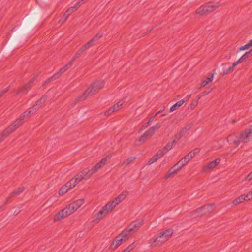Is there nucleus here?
I'll list each match as a JSON object with an SVG mask.
<instances>
[{
    "label": "nucleus",
    "instance_id": "nucleus-1",
    "mask_svg": "<svg viewBox=\"0 0 252 252\" xmlns=\"http://www.w3.org/2000/svg\"><path fill=\"white\" fill-rule=\"evenodd\" d=\"M226 139L230 145L234 147L242 146L252 139V129H246L241 133L230 134Z\"/></svg>",
    "mask_w": 252,
    "mask_h": 252
},
{
    "label": "nucleus",
    "instance_id": "nucleus-2",
    "mask_svg": "<svg viewBox=\"0 0 252 252\" xmlns=\"http://www.w3.org/2000/svg\"><path fill=\"white\" fill-rule=\"evenodd\" d=\"M84 203L83 199H78L67 205L64 209L58 212L54 216L55 222L61 220L67 216L72 214Z\"/></svg>",
    "mask_w": 252,
    "mask_h": 252
},
{
    "label": "nucleus",
    "instance_id": "nucleus-3",
    "mask_svg": "<svg viewBox=\"0 0 252 252\" xmlns=\"http://www.w3.org/2000/svg\"><path fill=\"white\" fill-rule=\"evenodd\" d=\"M105 85V81L99 80L92 83L84 93L79 97L80 100H85L88 97L95 94L100 90L102 89Z\"/></svg>",
    "mask_w": 252,
    "mask_h": 252
},
{
    "label": "nucleus",
    "instance_id": "nucleus-4",
    "mask_svg": "<svg viewBox=\"0 0 252 252\" xmlns=\"http://www.w3.org/2000/svg\"><path fill=\"white\" fill-rule=\"evenodd\" d=\"M220 2H210L202 5L197 9V14L202 16L211 12L220 6Z\"/></svg>",
    "mask_w": 252,
    "mask_h": 252
},
{
    "label": "nucleus",
    "instance_id": "nucleus-5",
    "mask_svg": "<svg viewBox=\"0 0 252 252\" xmlns=\"http://www.w3.org/2000/svg\"><path fill=\"white\" fill-rule=\"evenodd\" d=\"M160 126V124L157 123L155 126L150 127L139 138L138 141L144 142L146 140L150 138L159 129Z\"/></svg>",
    "mask_w": 252,
    "mask_h": 252
},
{
    "label": "nucleus",
    "instance_id": "nucleus-6",
    "mask_svg": "<svg viewBox=\"0 0 252 252\" xmlns=\"http://www.w3.org/2000/svg\"><path fill=\"white\" fill-rule=\"evenodd\" d=\"M137 222H134L129 225L128 228L123 230L119 236H122V238L125 239L126 241L130 236V232L133 231H137L140 227L141 224H137Z\"/></svg>",
    "mask_w": 252,
    "mask_h": 252
},
{
    "label": "nucleus",
    "instance_id": "nucleus-7",
    "mask_svg": "<svg viewBox=\"0 0 252 252\" xmlns=\"http://www.w3.org/2000/svg\"><path fill=\"white\" fill-rule=\"evenodd\" d=\"M148 243L150 247L152 248L160 247L164 243L159 234H157L149 239Z\"/></svg>",
    "mask_w": 252,
    "mask_h": 252
},
{
    "label": "nucleus",
    "instance_id": "nucleus-8",
    "mask_svg": "<svg viewBox=\"0 0 252 252\" xmlns=\"http://www.w3.org/2000/svg\"><path fill=\"white\" fill-rule=\"evenodd\" d=\"M27 113V111H25L22 115L20 116L18 119L16 120L12 124L8 127L12 132L17 129L22 124L24 118L25 116H28V114Z\"/></svg>",
    "mask_w": 252,
    "mask_h": 252
},
{
    "label": "nucleus",
    "instance_id": "nucleus-9",
    "mask_svg": "<svg viewBox=\"0 0 252 252\" xmlns=\"http://www.w3.org/2000/svg\"><path fill=\"white\" fill-rule=\"evenodd\" d=\"M46 100V96L42 97L38 101L36 102V105H34L32 108H30L27 111V114H28L27 117L30 116L31 114H33V113L35 112L39 108V107H40L45 103Z\"/></svg>",
    "mask_w": 252,
    "mask_h": 252
},
{
    "label": "nucleus",
    "instance_id": "nucleus-10",
    "mask_svg": "<svg viewBox=\"0 0 252 252\" xmlns=\"http://www.w3.org/2000/svg\"><path fill=\"white\" fill-rule=\"evenodd\" d=\"M80 2L75 3L74 6L68 8L64 13L63 15L60 20V22L62 24L64 23L67 18L69 17L70 15L76 9H77L80 6Z\"/></svg>",
    "mask_w": 252,
    "mask_h": 252
},
{
    "label": "nucleus",
    "instance_id": "nucleus-11",
    "mask_svg": "<svg viewBox=\"0 0 252 252\" xmlns=\"http://www.w3.org/2000/svg\"><path fill=\"white\" fill-rule=\"evenodd\" d=\"M220 158L208 163L207 164L202 167V171L204 172H208L214 169L220 162Z\"/></svg>",
    "mask_w": 252,
    "mask_h": 252
},
{
    "label": "nucleus",
    "instance_id": "nucleus-12",
    "mask_svg": "<svg viewBox=\"0 0 252 252\" xmlns=\"http://www.w3.org/2000/svg\"><path fill=\"white\" fill-rule=\"evenodd\" d=\"M94 173H95V171H94L93 168H92L91 169H85L83 170L77 175L81 181L83 180H86L89 179Z\"/></svg>",
    "mask_w": 252,
    "mask_h": 252
},
{
    "label": "nucleus",
    "instance_id": "nucleus-13",
    "mask_svg": "<svg viewBox=\"0 0 252 252\" xmlns=\"http://www.w3.org/2000/svg\"><path fill=\"white\" fill-rule=\"evenodd\" d=\"M124 101L122 100L118 102L116 104L114 105L112 107L110 108L107 111L104 112V115L105 116H109L112 114L113 113L118 111L122 107L123 105Z\"/></svg>",
    "mask_w": 252,
    "mask_h": 252
},
{
    "label": "nucleus",
    "instance_id": "nucleus-14",
    "mask_svg": "<svg viewBox=\"0 0 252 252\" xmlns=\"http://www.w3.org/2000/svg\"><path fill=\"white\" fill-rule=\"evenodd\" d=\"M163 242L165 243L173 235V230L169 228L164 231L158 233Z\"/></svg>",
    "mask_w": 252,
    "mask_h": 252
},
{
    "label": "nucleus",
    "instance_id": "nucleus-15",
    "mask_svg": "<svg viewBox=\"0 0 252 252\" xmlns=\"http://www.w3.org/2000/svg\"><path fill=\"white\" fill-rule=\"evenodd\" d=\"M93 44L90 41H88L86 44L82 46L79 50L77 52L73 57L72 58V62H74L76 58L79 57L80 54L84 51L93 46Z\"/></svg>",
    "mask_w": 252,
    "mask_h": 252
},
{
    "label": "nucleus",
    "instance_id": "nucleus-16",
    "mask_svg": "<svg viewBox=\"0 0 252 252\" xmlns=\"http://www.w3.org/2000/svg\"><path fill=\"white\" fill-rule=\"evenodd\" d=\"M124 242H125V239L122 238V236H117L115 240L112 242L110 246V249L113 250L116 249Z\"/></svg>",
    "mask_w": 252,
    "mask_h": 252
},
{
    "label": "nucleus",
    "instance_id": "nucleus-17",
    "mask_svg": "<svg viewBox=\"0 0 252 252\" xmlns=\"http://www.w3.org/2000/svg\"><path fill=\"white\" fill-rule=\"evenodd\" d=\"M128 194L127 191H124L120 194L117 197H115L113 200H111L116 206L122 202Z\"/></svg>",
    "mask_w": 252,
    "mask_h": 252
},
{
    "label": "nucleus",
    "instance_id": "nucleus-18",
    "mask_svg": "<svg viewBox=\"0 0 252 252\" xmlns=\"http://www.w3.org/2000/svg\"><path fill=\"white\" fill-rule=\"evenodd\" d=\"M107 214L101 208L98 212H97L94 216L93 221L98 223L100 220L104 218Z\"/></svg>",
    "mask_w": 252,
    "mask_h": 252
},
{
    "label": "nucleus",
    "instance_id": "nucleus-19",
    "mask_svg": "<svg viewBox=\"0 0 252 252\" xmlns=\"http://www.w3.org/2000/svg\"><path fill=\"white\" fill-rule=\"evenodd\" d=\"M110 159V157H106L103 158L99 162H98L95 166H93L94 171L97 172L98 170L102 168L106 164L107 161Z\"/></svg>",
    "mask_w": 252,
    "mask_h": 252
},
{
    "label": "nucleus",
    "instance_id": "nucleus-20",
    "mask_svg": "<svg viewBox=\"0 0 252 252\" xmlns=\"http://www.w3.org/2000/svg\"><path fill=\"white\" fill-rule=\"evenodd\" d=\"M73 63V62H72L71 60L68 64H66L63 67L61 68L59 70V72L55 74L52 77V78H54V79H55L58 78L60 76H61L63 73L65 71H66L69 68H70L72 66Z\"/></svg>",
    "mask_w": 252,
    "mask_h": 252
},
{
    "label": "nucleus",
    "instance_id": "nucleus-21",
    "mask_svg": "<svg viewBox=\"0 0 252 252\" xmlns=\"http://www.w3.org/2000/svg\"><path fill=\"white\" fill-rule=\"evenodd\" d=\"M116 206L113 203V202L112 201H110L108 202L106 204H105L102 207V209L108 215L111 212L113 211L114 208Z\"/></svg>",
    "mask_w": 252,
    "mask_h": 252
},
{
    "label": "nucleus",
    "instance_id": "nucleus-22",
    "mask_svg": "<svg viewBox=\"0 0 252 252\" xmlns=\"http://www.w3.org/2000/svg\"><path fill=\"white\" fill-rule=\"evenodd\" d=\"M175 167H176V166H175V165H174L165 174L164 178L165 179H167L168 178L173 177L175 175H176L180 171L179 169H178V168H175Z\"/></svg>",
    "mask_w": 252,
    "mask_h": 252
},
{
    "label": "nucleus",
    "instance_id": "nucleus-23",
    "mask_svg": "<svg viewBox=\"0 0 252 252\" xmlns=\"http://www.w3.org/2000/svg\"><path fill=\"white\" fill-rule=\"evenodd\" d=\"M80 181H81V180L79 179V178L77 175L74 177L72 178L69 182H67L66 184L67 185V187L71 189Z\"/></svg>",
    "mask_w": 252,
    "mask_h": 252
},
{
    "label": "nucleus",
    "instance_id": "nucleus-24",
    "mask_svg": "<svg viewBox=\"0 0 252 252\" xmlns=\"http://www.w3.org/2000/svg\"><path fill=\"white\" fill-rule=\"evenodd\" d=\"M176 144V141L175 140H174L172 141L168 142L167 144L162 149L166 153L168 151L171 150Z\"/></svg>",
    "mask_w": 252,
    "mask_h": 252
},
{
    "label": "nucleus",
    "instance_id": "nucleus-25",
    "mask_svg": "<svg viewBox=\"0 0 252 252\" xmlns=\"http://www.w3.org/2000/svg\"><path fill=\"white\" fill-rule=\"evenodd\" d=\"M185 101L184 100L178 101L171 107L169 112H171L178 109L185 103Z\"/></svg>",
    "mask_w": 252,
    "mask_h": 252
},
{
    "label": "nucleus",
    "instance_id": "nucleus-26",
    "mask_svg": "<svg viewBox=\"0 0 252 252\" xmlns=\"http://www.w3.org/2000/svg\"><path fill=\"white\" fill-rule=\"evenodd\" d=\"M250 53V52H248L245 53L243 56H242L239 60H238L236 62L233 63V66H236L238 64L242 63L244 60H245L248 57V55Z\"/></svg>",
    "mask_w": 252,
    "mask_h": 252
},
{
    "label": "nucleus",
    "instance_id": "nucleus-27",
    "mask_svg": "<svg viewBox=\"0 0 252 252\" xmlns=\"http://www.w3.org/2000/svg\"><path fill=\"white\" fill-rule=\"evenodd\" d=\"M244 201H245V199L243 194L234 200L232 202V203L234 205H237L240 203L243 202Z\"/></svg>",
    "mask_w": 252,
    "mask_h": 252
},
{
    "label": "nucleus",
    "instance_id": "nucleus-28",
    "mask_svg": "<svg viewBox=\"0 0 252 252\" xmlns=\"http://www.w3.org/2000/svg\"><path fill=\"white\" fill-rule=\"evenodd\" d=\"M136 159L135 157H130L126 160L124 161L122 165L126 166L131 163L133 162Z\"/></svg>",
    "mask_w": 252,
    "mask_h": 252
},
{
    "label": "nucleus",
    "instance_id": "nucleus-29",
    "mask_svg": "<svg viewBox=\"0 0 252 252\" xmlns=\"http://www.w3.org/2000/svg\"><path fill=\"white\" fill-rule=\"evenodd\" d=\"M213 78V75L212 74L210 77H208L205 80H203L201 84V87H204L209 83L212 82Z\"/></svg>",
    "mask_w": 252,
    "mask_h": 252
},
{
    "label": "nucleus",
    "instance_id": "nucleus-30",
    "mask_svg": "<svg viewBox=\"0 0 252 252\" xmlns=\"http://www.w3.org/2000/svg\"><path fill=\"white\" fill-rule=\"evenodd\" d=\"M187 163L185 162L184 160L182 158L174 165L176 167L178 166V169H179V170H180Z\"/></svg>",
    "mask_w": 252,
    "mask_h": 252
},
{
    "label": "nucleus",
    "instance_id": "nucleus-31",
    "mask_svg": "<svg viewBox=\"0 0 252 252\" xmlns=\"http://www.w3.org/2000/svg\"><path fill=\"white\" fill-rule=\"evenodd\" d=\"M70 189L67 187V185L65 184L64 186L62 187L59 191V194L60 195H62L63 194L66 193Z\"/></svg>",
    "mask_w": 252,
    "mask_h": 252
},
{
    "label": "nucleus",
    "instance_id": "nucleus-32",
    "mask_svg": "<svg viewBox=\"0 0 252 252\" xmlns=\"http://www.w3.org/2000/svg\"><path fill=\"white\" fill-rule=\"evenodd\" d=\"M24 188L23 187L19 188L18 189H17L16 190L11 193L9 197H12L20 193H22L24 190Z\"/></svg>",
    "mask_w": 252,
    "mask_h": 252
},
{
    "label": "nucleus",
    "instance_id": "nucleus-33",
    "mask_svg": "<svg viewBox=\"0 0 252 252\" xmlns=\"http://www.w3.org/2000/svg\"><path fill=\"white\" fill-rule=\"evenodd\" d=\"M235 67H236L235 66H233V63L231 66H230L228 68L223 70V74L224 75H226V74H228L233 72L234 69V68Z\"/></svg>",
    "mask_w": 252,
    "mask_h": 252
},
{
    "label": "nucleus",
    "instance_id": "nucleus-34",
    "mask_svg": "<svg viewBox=\"0 0 252 252\" xmlns=\"http://www.w3.org/2000/svg\"><path fill=\"white\" fill-rule=\"evenodd\" d=\"M137 244V243L136 242H133L126 249L128 251V252H130L136 247Z\"/></svg>",
    "mask_w": 252,
    "mask_h": 252
},
{
    "label": "nucleus",
    "instance_id": "nucleus-35",
    "mask_svg": "<svg viewBox=\"0 0 252 252\" xmlns=\"http://www.w3.org/2000/svg\"><path fill=\"white\" fill-rule=\"evenodd\" d=\"M245 201L250 200L252 199V193L250 191L246 194H243Z\"/></svg>",
    "mask_w": 252,
    "mask_h": 252
},
{
    "label": "nucleus",
    "instance_id": "nucleus-36",
    "mask_svg": "<svg viewBox=\"0 0 252 252\" xmlns=\"http://www.w3.org/2000/svg\"><path fill=\"white\" fill-rule=\"evenodd\" d=\"M198 102H197V100H192L191 103H190V109L191 110H193L197 105Z\"/></svg>",
    "mask_w": 252,
    "mask_h": 252
},
{
    "label": "nucleus",
    "instance_id": "nucleus-37",
    "mask_svg": "<svg viewBox=\"0 0 252 252\" xmlns=\"http://www.w3.org/2000/svg\"><path fill=\"white\" fill-rule=\"evenodd\" d=\"M156 153L160 158H161L166 154L165 152L163 150V149L159 150Z\"/></svg>",
    "mask_w": 252,
    "mask_h": 252
},
{
    "label": "nucleus",
    "instance_id": "nucleus-38",
    "mask_svg": "<svg viewBox=\"0 0 252 252\" xmlns=\"http://www.w3.org/2000/svg\"><path fill=\"white\" fill-rule=\"evenodd\" d=\"M2 132L3 133V135H6L7 137L12 133V131H11L8 127L6 128Z\"/></svg>",
    "mask_w": 252,
    "mask_h": 252
},
{
    "label": "nucleus",
    "instance_id": "nucleus-39",
    "mask_svg": "<svg viewBox=\"0 0 252 252\" xmlns=\"http://www.w3.org/2000/svg\"><path fill=\"white\" fill-rule=\"evenodd\" d=\"M251 46H250V45L248 43L245 44V45L241 47L240 48H239V50L240 51H243V50H246V49H249L250 47H251Z\"/></svg>",
    "mask_w": 252,
    "mask_h": 252
},
{
    "label": "nucleus",
    "instance_id": "nucleus-40",
    "mask_svg": "<svg viewBox=\"0 0 252 252\" xmlns=\"http://www.w3.org/2000/svg\"><path fill=\"white\" fill-rule=\"evenodd\" d=\"M252 180V171L245 177V181H250Z\"/></svg>",
    "mask_w": 252,
    "mask_h": 252
},
{
    "label": "nucleus",
    "instance_id": "nucleus-41",
    "mask_svg": "<svg viewBox=\"0 0 252 252\" xmlns=\"http://www.w3.org/2000/svg\"><path fill=\"white\" fill-rule=\"evenodd\" d=\"M157 160H156V158L153 157V156L148 160L147 162V164L150 165L152 164V163L156 162Z\"/></svg>",
    "mask_w": 252,
    "mask_h": 252
},
{
    "label": "nucleus",
    "instance_id": "nucleus-42",
    "mask_svg": "<svg viewBox=\"0 0 252 252\" xmlns=\"http://www.w3.org/2000/svg\"><path fill=\"white\" fill-rule=\"evenodd\" d=\"M183 159L184 160L185 162H186L187 164L191 160V158L189 157L188 155L184 157Z\"/></svg>",
    "mask_w": 252,
    "mask_h": 252
},
{
    "label": "nucleus",
    "instance_id": "nucleus-43",
    "mask_svg": "<svg viewBox=\"0 0 252 252\" xmlns=\"http://www.w3.org/2000/svg\"><path fill=\"white\" fill-rule=\"evenodd\" d=\"M187 155L191 159L195 156L194 153H193L192 151H190Z\"/></svg>",
    "mask_w": 252,
    "mask_h": 252
},
{
    "label": "nucleus",
    "instance_id": "nucleus-44",
    "mask_svg": "<svg viewBox=\"0 0 252 252\" xmlns=\"http://www.w3.org/2000/svg\"><path fill=\"white\" fill-rule=\"evenodd\" d=\"M7 136L5 135H3V133L2 132L1 135H0V143Z\"/></svg>",
    "mask_w": 252,
    "mask_h": 252
},
{
    "label": "nucleus",
    "instance_id": "nucleus-45",
    "mask_svg": "<svg viewBox=\"0 0 252 252\" xmlns=\"http://www.w3.org/2000/svg\"><path fill=\"white\" fill-rule=\"evenodd\" d=\"M8 90V88H6L1 92H0V98L3 95V94L5 93L6 92H7Z\"/></svg>",
    "mask_w": 252,
    "mask_h": 252
},
{
    "label": "nucleus",
    "instance_id": "nucleus-46",
    "mask_svg": "<svg viewBox=\"0 0 252 252\" xmlns=\"http://www.w3.org/2000/svg\"><path fill=\"white\" fill-rule=\"evenodd\" d=\"M102 35L101 33H97L95 36V38L97 39V40L98 39H99L101 37H102Z\"/></svg>",
    "mask_w": 252,
    "mask_h": 252
},
{
    "label": "nucleus",
    "instance_id": "nucleus-47",
    "mask_svg": "<svg viewBox=\"0 0 252 252\" xmlns=\"http://www.w3.org/2000/svg\"><path fill=\"white\" fill-rule=\"evenodd\" d=\"M154 117H155V116H153V117H151V118L149 119V120L148 121V122L147 123V124H146V125L145 127H147V126L149 125V124H150L152 122V121H153V119H154Z\"/></svg>",
    "mask_w": 252,
    "mask_h": 252
},
{
    "label": "nucleus",
    "instance_id": "nucleus-48",
    "mask_svg": "<svg viewBox=\"0 0 252 252\" xmlns=\"http://www.w3.org/2000/svg\"><path fill=\"white\" fill-rule=\"evenodd\" d=\"M209 92H207V91H204L203 92H202L201 93H200L199 94H200V96H203L206 94H207Z\"/></svg>",
    "mask_w": 252,
    "mask_h": 252
},
{
    "label": "nucleus",
    "instance_id": "nucleus-49",
    "mask_svg": "<svg viewBox=\"0 0 252 252\" xmlns=\"http://www.w3.org/2000/svg\"><path fill=\"white\" fill-rule=\"evenodd\" d=\"M91 42L93 44L95 41H97L95 37L94 36L93 38H92L90 40Z\"/></svg>",
    "mask_w": 252,
    "mask_h": 252
},
{
    "label": "nucleus",
    "instance_id": "nucleus-50",
    "mask_svg": "<svg viewBox=\"0 0 252 252\" xmlns=\"http://www.w3.org/2000/svg\"><path fill=\"white\" fill-rule=\"evenodd\" d=\"M193 152L194 153V154L196 155V154L198 153L200 151V149L198 148H196L192 150Z\"/></svg>",
    "mask_w": 252,
    "mask_h": 252
},
{
    "label": "nucleus",
    "instance_id": "nucleus-51",
    "mask_svg": "<svg viewBox=\"0 0 252 252\" xmlns=\"http://www.w3.org/2000/svg\"><path fill=\"white\" fill-rule=\"evenodd\" d=\"M153 157L156 158V160L157 161L158 159L160 158L159 157H158V156L157 154V153L153 156Z\"/></svg>",
    "mask_w": 252,
    "mask_h": 252
},
{
    "label": "nucleus",
    "instance_id": "nucleus-52",
    "mask_svg": "<svg viewBox=\"0 0 252 252\" xmlns=\"http://www.w3.org/2000/svg\"><path fill=\"white\" fill-rule=\"evenodd\" d=\"M201 97V96H200V94H199L196 97V99L194 100H197V102H198V101L200 99Z\"/></svg>",
    "mask_w": 252,
    "mask_h": 252
},
{
    "label": "nucleus",
    "instance_id": "nucleus-53",
    "mask_svg": "<svg viewBox=\"0 0 252 252\" xmlns=\"http://www.w3.org/2000/svg\"><path fill=\"white\" fill-rule=\"evenodd\" d=\"M249 44L251 46H252V39L249 42Z\"/></svg>",
    "mask_w": 252,
    "mask_h": 252
},
{
    "label": "nucleus",
    "instance_id": "nucleus-54",
    "mask_svg": "<svg viewBox=\"0 0 252 252\" xmlns=\"http://www.w3.org/2000/svg\"><path fill=\"white\" fill-rule=\"evenodd\" d=\"M121 252H128V251L126 249H125L123 251H122Z\"/></svg>",
    "mask_w": 252,
    "mask_h": 252
},
{
    "label": "nucleus",
    "instance_id": "nucleus-55",
    "mask_svg": "<svg viewBox=\"0 0 252 252\" xmlns=\"http://www.w3.org/2000/svg\"><path fill=\"white\" fill-rule=\"evenodd\" d=\"M121 252H128V251L126 249H125L123 251H122Z\"/></svg>",
    "mask_w": 252,
    "mask_h": 252
},
{
    "label": "nucleus",
    "instance_id": "nucleus-56",
    "mask_svg": "<svg viewBox=\"0 0 252 252\" xmlns=\"http://www.w3.org/2000/svg\"><path fill=\"white\" fill-rule=\"evenodd\" d=\"M160 113H161V111H158L157 113H156V114L154 116L155 117L156 116H157L158 114H159Z\"/></svg>",
    "mask_w": 252,
    "mask_h": 252
},
{
    "label": "nucleus",
    "instance_id": "nucleus-57",
    "mask_svg": "<svg viewBox=\"0 0 252 252\" xmlns=\"http://www.w3.org/2000/svg\"><path fill=\"white\" fill-rule=\"evenodd\" d=\"M191 96V94H189V95H188L187 96V98H188V100L189 99V98L190 97V96Z\"/></svg>",
    "mask_w": 252,
    "mask_h": 252
},
{
    "label": "nucleus",
    "instance_id": "nucleus-58",
    "mask_svg": "<svg viewBox=\"0 0 252 252\" xmlns=\"http://www.w3.org/2000/svg\"><path fill=\"white\" fill-rule=\"evenodd\" d=\"M222 147V146H219L218 147H217V148H220Z\"/></svg>",
    "mask_w": 252,
    "mask_h": 252
},
{
    "label": "nucleus",
    "instance_id": "nucleus-59",
    "mask_svg": "<svg viewBox=\"0 0 252 252\" xmlns=\"http://www.w3.org/2000/svg\"><path fill=\"white\" fill-rule=\"evenodd\" d=\"M165 115V114H162V115H161V116H162H162H164Z\"/></svg>",
    "mask_w": 252,
    "mask_h": 252
}]
</instances>
